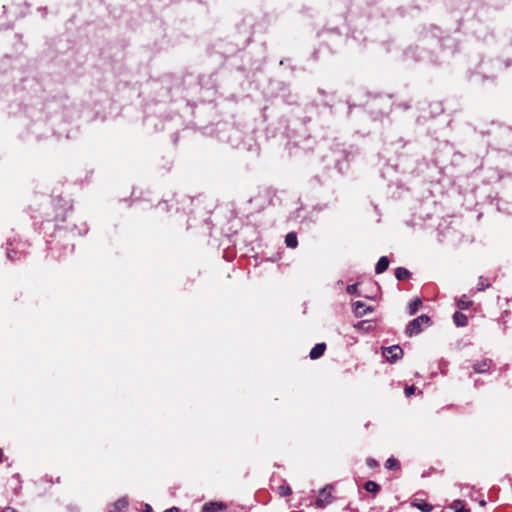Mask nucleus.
<instances>
[{
	"label": "nucleus",
	"mask_w": 512,
	"mask_h": 512,
	"mask_svg": "<svg viewBox=\"0 0 512 512\" xmlns=\"http://www.w3.org/2000/svg\"><path fill=\"white\" fill-rule=\"evenodd\" d=\"M429 325H431L430 317L425 314L420 315L408 323L405 329V334L408 337L418 335L422 332L423 326Z\"/></svg>",
	"instance_id": "obj_1"
},
{
	"label": "nucleus",
	"mask_w": 512,
	"mask_h": 512,
	"mask_svg": "<svg viewBox=\"0 0 512 512\" xmlns=\"http://www.w3.org/2000/svg\"><path fill=\"white\" fill-rule=\"evenodd\" d=\"M332 487L327 485L319 492L316 500V506L318 508H324L326 505L332 502Z\"/></svg>",
	"instance_id": "obj_2"
},
{
	"label": "nucleus",
	"mask_w": 512,
	"mask_h": 512,
	"mask_svg": "<svg viewBox=\"0 0 512 512\" xmlns=\"http://www.w3.org/2000/svg\"><path fill=\"white\" fill-rule=\"evenodd\" d=\"M382 354L389 362L394 363L398 359L402 358L403 350L400 346L393 345L384 348Z\"/></svg>",
	"instance_id": "obj_3"
},
{
	"label": "nucleus",
	"mask_w": 512,
	"mask_h": 512,
	"mask_svg": "<svg viewBox=\"0 0 512 512\" xmlns=\"http://www.w3.org/2000/svg\"><path fill=\"white\" fill-rule=\"evenodd\" d=\"M353 310L357 317H362L366 315L368 312H372L373 308L366 306V304L362 301H356L353 304Z\"/></svg>",
	"instance_id": "obj_4"
},
{
	"label": "nucleus",
	"mask_w": 512,
	"mask_h": 512,
	"mask_svg": "<svg viewBox=\"0 0 512 512\" xmlns=\"http://www.w3.org/2000/svg\"><path fill=\"white\" fill-rule=\"evenodd\" d=\"M492 361L489 359H483L473 364V370L475 373H486L491 367Z\"/></svg>",
	"instance_id": "obj_5"
},
{
	"label": "nucleus",
	"mask_w": 512,
	"mask_h": 512,
	"mask_svg": "<svg viewBox=\"0 0 512 512\" xmlns=\"http://www.w3.org/2000/svg\"><path fill=\"white\" fill-rule=\"evenodd\" d=\"M325 350H326V344L318 343L311 349V351L309 353V357L312 360H316L324 354Z\"/></svg>",
	"instance_id": "obj_6"
},
{
	"label": "nucleus",
	"mask_w": 512,
	"mask_h": 512,
	"mask_svg": "<svg viewBox=\"0 0 512 512\" xmlns=\"http://www.w3.org/2000/svg\"><path fill=\"white\" fill-rule=\"evenodd\" d=\"M411 505L413 507H416L418 508L419 510H421L422 512H430L432 509H433V506L431 504H429L428 502H426L425 500H422V499H418V498H415L412 502H411Z\"/></svg>",
	"instance_id": "obj_7"
},
{
	"label": "nucleus",
	"mask_w": 512,
	"mask_h": 512,
	"mask_svg": "<svg viewBox=\"0 0 512 512\" xmlns=\"http://www.w3.org/2000/svg\"><path fill=\"white\" fill-rule=\"evenodd\" d=\"M389 267V259L386 256H382L379 258L378 262L375 266V273L376 274H382L385 272Z\"/></svg>",
	"instance_id": "obj_8"
},
{
	"label": "nucleus",
	"mask_w": 512,
	"mask_h": 512,
	"mask_svg": "<svg viewBox=\"0 0 512 512\" xmlns=\"http://www.w3.org/2000/svg\"><path fill=\"white\" fill-rule=\"evenodd\" d=\"M453 322L458 327H464L468 323V318L464 313L457 311L453 315Z\"/></svg>",
	"instance_id": "obj_9"
},
{
	"label": "nucleus",
	"mask_w": 512,
	"mask_h": 512,
	"mask_svg": "<svg viewBox=\"0 0 512 512\" xmlns=\"http://www.w3.org/2000/svg\"><path fill=\"white\" fill-rule=\"evenodd\" d=\"M395 277L398 281H405L411 277V273L404 267H398L395 269Z\"/></svg>",
	"instance_id": "obj_10"
},
{
	"label": "nucleus",
	"mask_w": 512,
	"mask_h": 512,
	"mask_svg": "<svg viewBox=\"0 0 512 512\" xmlns=\"http://www.w3.org/2000/svg\"><path fill=\"white\" fill-rule=\"evenodd\" d=\"M285 244L289 248H296L298 246L297 234L295 232H289L285 237Z\"/></svg>",
	"instance_id": "obj_11"
},
{
	"label": "nucleus",
	"mask_w": 512,
	"mask_h": 512,
	"mask_svg": "<svg viewBox=\"0 0 512 512\" xmlns=\"http://www.w3.org/2000/svg\"><path fill=\"white\" fill-rule=\"evenodd\" d=\"M224 508L222 503L209 502L203 505L202 512H216Z\"/></svg>",
	"instance_id": "obj_12"
},
{
	"label": "nucleus",
	"mask_w": 512,
	"mask_h": 512,
	"mask_svg": "<svg viewBox=\"0 0 512 512\" xmlns=\"http://www.w3.org/2000/svg\"><path fill=\"white\" fill-rule=\"evenodd\" d=\"M473 304V301H471L466 295H462L457 300V307L461 310H467L469 309Z\"/></svg>",
	"instance_id": "obj_13"
},
{
	"label": "nucleus",
	"mask_w": 512,
	"mask_h": 512,
	"mask_svg": "<svg viewBox=\"0 0 512 512\" xmlns=\"http://www.w3.org/2000/svg\"><path fill=\"white\" fill-rule=\"evenodd\" d=\"M385 468L388 469V470H394V471H397L400 469L401 465H400V462L398 459L394 458V457H390L386 460L385 464H384Z\"/></svg>",
	"instance_id": "obj_14"
},
{
	"label": "nucleus",
	"mask_w": 512,
	"mask_h": 512,
	"mask_svg": "<svg viewBox=\"0 0 512 512\" xmlns=\"http://www.w3.org/2000/svg\"><path fill=\"white\" fill-rule=\"evenodd\" d=\"M422 306V300L420 298H415L413 301L410 302L408 306L409 314L414 315L417 313V311Z\"/></svg>",
	"instance_id": "obj_15"
},
{
	"label": "nucleus",
	"mask_w": 512,
	"mask_h": 512,
	"mask_svg": "<svg viewBox=\"0 0 512 512\" xmlns=\"http://www.w3.org/2000/svg\"><path fill=\"white\" fill-rule=\"evenodd\" d=\"M364 489L367 492L377 494L380 491V485L374 481L369 480L364 484Z\"/></svg>",
	"instance_id": "obj_16"
},
{
	"label": "nucleus",
	"mask_w": 512,
	"mask_h": 512,
	"mask_svg": "<svg viewBox=\"0 0 512 512\" xmlns=\"http://www.w3.org/2000/svg\"><path fill=\"white\" fill-rule=\"evenodd\" d=\"M277 493L282 497L290 496L292 494V489L289 485H280L277 488Z\"/></svg>",
	"instance_id": "obj_17"
},
{
	"label": "nucleus",
	"mask_w": 512,
	"mask_h": 512,
	"mask_svg": "<svg viewBox=\"0 0 512 512\" xmlns=\"http://www.w3.org/2000/svg\"><path fill=\"white\" fill-rule=\"evenodd\" d=\"M488 287H490V283H489L488 279L483 276H480L478 279V283H477V290L484 291Z\"/></svg>",
	"instance_id": "obj_18"
},
{
	"label": "nucleus",
	"mask_w": 512,
	"mask_h": 512,
	"mask_svg": "<svg viewBox=\"0 0 512 512\" xmlns=\"http://www.w3.org/2000/svg\"><path fill=\"white\" fill-rule=\"evenodd\" d=\"M451 507L455 510V512H470L469 509H465L461 500L453 501Z\"/></svg>",
	"instance_id": "obj_19"
},
{
	"label": "nucleus",
	"mask_w": 512,
	"mask_h": 512,
	"mask_svg": "<svg viewBox=\"0 0 512 512\" xmlns=\"http://www.w3.org/2000/svg\"><path fill=\"white\" fill-rule=\"evenodd\" d=\"M7 257L12 260V261H15V260H20L21 257H22V253H19L17 252L15 249L13 248H8L7 249Z\"/></svg>",
	"instance_id": "obj_20"
},
{
	"label": "nucleus",
	"mask_w": 512,
	"mask_h": 512,
	"mask_svg": "<svg viewBox=\"0 0 512 512\" xmlns=\"http://www.w3.org/2000/svg\"><path fill=\"white\" fill-rule=\"evenodd\" d=\"M366 464L371 469H375L379 466L377 460H375L374 458H371V457L366 459Z\"/></svg>",
	"instance_id": "obj_21"
},
{
	"label": "nucleus",
	"mask_w": 512,
	"mask_h": 512,
	"mask_svg": "<svg viewBox=\"0 0 512 512\" xmlns=\"http://www.w3.org/2000/svg\"><path fill=\"white\" fill-rule=\"evenodd\" d=\"M346 291L348 294H357V291H358L357 284L348 285L346 288Z\"/></svg>",
	"instance_id": "obj_22"
},
{
	"label": "nucleus",
	"mask_w": 512,
	"mask_h": 512,
	"mask_svg": "<svg viewBox=\"0 0 512 512\" xmlns=\"http://www.w3.org/2000/svg\"><path fill=\"white\" fill-rule=\"evenodd\" d=\"M415 390H416L415 386L411 385V386H407L405 388L404 392L407 397H410L411 395H413L415 393Z\"/></svg>",
	"instance_id": "obj_23"
},
{
	"label": "nucleus",
	"mask_w": 512,
	"mask_h": 512,
	"mask_svg": "<svg viewBox=\"0 0 512 512\" xmlns=\"http://www.w3.org/2000/svg\"><path fill=\"white\" fill-rule=\"evenodd\" d=\"M115 505H116V507H117V508H119V509H120V508H126V507H127V505H128V502H127L126 500H124V499H123V500H119Z\"/></svg>",
	"instance_id": "obj_24"
},
{
	"label": "nucleus",
	"mask_w": 512,
	"mask_h": 512,
	"mask_svg": "<svg viewBox=\"0 0 512 512\" xmlns=\"http://www.w3.org/2000/svg\"><path fill=\"white\" fill-rule=\"evenodd\" d=\"M163 512H180L179 509L177 507H172V508H169Z\"/></svg>",
	"instance_id": "obj_25"
},
{
	"label": "nucleus",
	"mask_w": 512,
	"mask_h": 512,
	"mask_svg": "<svg viewBox=\"0 0 512 512\" xmlns=\"http://www.w3.org/2000/svg\"><path fill=\"white\" fill-rule=\"evenodd\" d=\"M1 512H16L13 508L11 507H6L3 511Z\"/></svg>",
	"instance_id": "obj_26"
},
{
	"label": "nucleus",
	"mask_w": 512,
	"mask_h": 512,
	"mask_svg": "<svg viewBox=\"0 0 512 512\" xmlns=\"http://www.w3.org/2000/svg\"><path fill=\"white\" fill-rule=\"evenodd\" d=\"M3 461V451L0 449V463Z\"/></svg>",
	"instance_id": "obj_27"
}]
</instances>
